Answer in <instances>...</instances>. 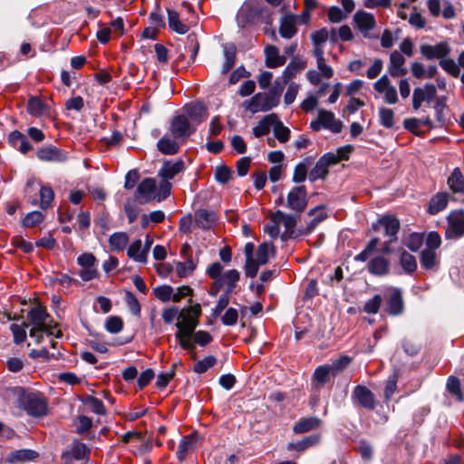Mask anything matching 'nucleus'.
<instances>
[{"mask_svg":"<svg viewBox=\"0 0 464 464\" xmlns=\"http://www.w3.org/2000/svg\"><path fill=\"white\" fill-rule=\"evenodd\" d=\"M273 132L276 139L281 143L286 142L290 138V130L283 124L277 114L273 124Z\"/></svg>","mask_w":464,"mask_h":464,"instance_id":"obj_44","label":"nucleus"},{"mask_svg":"<svg viewBox=\"0 0 464 464\" xmlns=\"http://www.w3.org/2000/svg\"><path fill=\"white\" fill-rule=\"evenodd\" d=\"M276 113H270L263 117L253 128V134L255 137L259 138L267 135L270 132L271 127L275 123Z\"/></svg>","mask_w":464,"mask_h":464,"instance_id":"obj_29","label":"nucleus"},{"mask_svg":"<svg viewBox=\"0 0 464 464\" xmlns=\"http://www.w3.org/2000/svg\"><path fill=\"white\" fill-rule=\"evenodd\" d=\"M77 264L82 267L78 275L83 281H90L99 277L97 259L92 253H84L77 257Z\"/></svg>","mask_w":464,"mask_h":464,"instance_id":"obj_5","label":"nucleus"},{"mask_svg":"<svg viewBox=\"0 0 464 464\" xmlns=\"http://www.w3.org/2000/svg\"><path fill=\"white\" fill-rule=\"evenodd\" d=\"M129 243V237L125 232H115L109 238V244L113 251L125 249Z\"/></svg>","mask_w":464,"mask_h":464,"instance_id":"obj_41","label":"nucleus"},{"mask_svg":"<svg viewBox=\"0 0 464 464\" xmlns=\"http://www.w3.org/2000/svg\"><path fill=\"white\" fill-rule=\"evenodd\" d=\"M382 301V296L380 295H375L372 298L365 302L363 305V312L372 314H377L380 309Z\"/></svg>","mask_w":464,"mask_h":464,"instance_id":"obj_61","label":"nucleus"},{"mask_svg":"<svg viewBox=\"0 0 464 464\" xmlns=\"http://www.w3.org/2000/svg\"><path fill=\"white\" fill-rule=\"evenodd\" d=\"M352 358L347 355H343L339 357L338 359L333 361L328 365V368L330 372H332L333 376H336L342 372H343L351 363Z\"/></svg>","mask_w":464,"mask_h":464,"instance_id":"obj_47","label":"nucleus"},{"mask_svg":"<svg viewBox=\"0 0 464 464\" xmlns=\"http://www.w3.org/2000/svg\"><path fill=\"white\" fill-rule=\"evenodd\" d=\"M367 269L372 275L385 276L390 271V261L382 256H377L369 261Z\"/></svg>","mask_w":464,"mask_h":464,"instance_id":"obj_24","label":"nucleus"},{"mask_svg":"<svg viewBox=\"0 0 464 464\" xmlns=\"http://www.w3.org/2000/svg\"><path fill=\"white\" fill-rule=\"evenodd\" d=\"M278 103L270 96L267 92H257L250 99L243 102L246 111L255 114L256 112H266L276 108Z\"/></svg>","mask_w":464,"mask_h":464,"instance_id":"obj_2","label":"nucleus"},{"mask_svg":"<svg viewBox=\"0 0 464 464\" xmlns=\"http://www.w3.org/2000/svg\"><path fill=\"white\" fill-rule=\"evenodd\" d=\"M405 58L399 51H393L390 54L388 73L393 77L404 76L408 70L405 67Z\"/></svg>","mask_w":464,"mask_h":464,"instance_id":"obj_15","label":"nucleus"},{"mask_svg":"<svg viewBox=\"0 0 464 464\" xmlns=\"http://www.w3.org/2000/svg\"><path fill=\"white\" fill-rule=\"evenodd\" d=\"M194 444L195 438L193 435H188L182 438L179 443L178 450L176 452L177 458L179 461L186 459L188 452L193 449Z\"/></svg>","mask_w":464,"mask_h":464,"instance_id":"obj_42","label":"nucleus"},{"mask_svg":"<svg viewBox=\"0 0 464 464\" xmlns=\"http://www.w3.org/2000/svg\"><path fill=\"white\" fill-rule=\"evenodd\" d=\"M448 227L446 237L448 239H458L464 236V210H453L448 216Z\"/></svg>","mask_w":464,"mask_h":464,"instance_id":"obj_8","label":"nucleus"},{"mask_svg":"<svg viewBox=\"0 0 464 464\" xmlns=\"http://www.w3.org/2000/svg\"><path fill=\"white\" fill-rule=\"evenodd\" d=\"M217 221V215L214 211L207 209H198L195 212V223L203 229L208 230L212 228Z\"/></svg>","mask_w":464,"mask_h":464,"instance_id":"obj_23","label":"nucleus"},{"mask_svg":"<svg viewBox=\"0 0 464 464\" xmlns=\"http://www.w3.org/2000/svg\"><path fill=\"white\" fill-rule=\"evenodd\" d=\"M37 157L43 161L63 162L67 160V152L54 146L43 148L37 151Z\"/></svg>","mask_w":464,"mask_h":464,"instance_id":"obj_17","label":"nucleus"},{"mask_svg":"<svg viewBox=\"0 0 464 464\" xmlns=\"http://www.w3.org/2000/svg\"><path fill=\"white\" fill-rule=\"evenodd\" d=\"M271 220L273 223L282 222L285 230L281 236L282 240H285L287 238H293L296 237L295 232V227L296 224V218L294 215L285 214L281 210H277L271 216Z\"/></svg>","mask_w":464,"mask_h":464,"instance_id":"obj_12","label":"nucleus"},{"mask_svg":"<svg viewBox=\"0 0 464 464\" xmlns=\"http://www.w3.org/2000/svg\"><path fill=\"white\" fill-rule=\"evenodd\" d=\"M353 22L364 37H371L370 32L374 28L376 24L373 14L362 10L357 11L353 15Z\"/></svg>","mask_w":464,"mask_h":464,"instance_id":"obj_13","label":"nucleus"},{"mask_svg":"<svg viewBox=\"0 0 464 464\" xmlns=\"http://www.w3.org/2000/svg\"><path fill=\"white\" fill-rule=\"evenodd\" d=\"M266 65L268 68H276L285 63V57L279 54L278 49L274 45H268L265 49Z\"/></svg>","mask_w":464,"mask_h":464,"instance_id":"obj_27","label":"nucleus"},{"mask_svg":"<svg viewBox=\"0 0 464 464\" xmlns=\"http://www.w3.org/2000/svg\"><path fill=\"white\" fill-rule=\"evenodd\" d=\"M320 441V435L313 434L304 437L296 442H291L287 445L289 450L304 451L309 447L316 445Z\"/></svg>","mask_w":464,"mask_h":464,"instance_id":"obj_38","label":"nucleus"},{"mask_svg":"<svg viewBox=\"0 0 464 464\" xmlns=\"http://www.w3.org/2000/svg\"><path fill=\"white\" fill-rule=\"evenodd\" d=\"M306 66L305 62L300 59H295L288 63V65L285 68L282 72L281 78L285 82H288L291 79L295 77V75L303 71Z\"/></svg>","mask_w":464,"mask_h":464,"instance_id":"obj_33","label":"nucleus"},{"mask_svg":"<svg viewBox=\"0 0 464 464\" xmlns=\"http://www.w3.org/2000/svg\"><path fill=\"white\" fill-rule=\"evenodd\" d=\"M82 402L83 405L88 407L91 411L97 415L106 414V409L103 402L94 396L86 395L82 399Z\"/></svg>","mask_w":464,"mask_h":464,"instance_id":"obj_40","label":"nucleus"},{"mask_svg":"<svg viewBox=\"0 0 464 464\" xmlns=\"http://www.w3.org/2000/svg\"><path fill=\"white\" fill-rule=\"evenodd\" d=\"M400 265L406 274L411 275L417 269V261L414 256L402 251L400 256Z\"/></svg>","mask_w":464,"mask_h":464,"instance_id":"obj_43","label":"nucleus"},{"mask_svg":"<svg viewBox=\"0 0 464 464\" xmlns=\"http://www.w3.org/2000/svg\"><path fill=\"white\" fill-rule=\"evenodd\" d=\"M197 127L191 123L187 116L179 114L175 116L170 122L169 131L174 139L185 140L192 135Z\"/></svg>","mask_w":464,"mask_h":464,"instance_id":"obj_4","label":"nucleus"},{"mask_svg":"<svg viewBox=\"0 0 464 464\" xmlns=\"http://www.w3.org/2000/svg\"><path fill=\"white\" fill-rule=\"evenodd\" d=\"M17 407L33 417H43L47 412V403L38 393L17 387L14 390Z\"/></svg>","mask_w":464,"mask_h":464,"instance_id":"obj_1","label":"nucleus"},{"mask_svg":"<svg viewBox=\"0 0 464 464\" xmlns=\"http://www.w3.org/2000/svg\"><path fill=\"white\" fill-rule=\"evenodd\" d=\"M198 324V314L192 315L189 313H184L182 310L180 319L176 323L177 332L184 333L187 335H193Z\"/></svg>","mask_w":464,"mask_h":464,"instance_id":"obj_19","label":"nucleus"},{"mask_svg":"<svg viewBox=\"0 0 464 464\" xmlns=\"http://www.w3.org/2000/svg\"><path fill=\"white\" fill-rule=\"evenodd\" d=\"M306 176L307 163L304 161L299 162L294 169L293 181L295 183H302L305 180Z\"/></svg>","mask_w":464,"mask_h":464,"instance_id":"obj_63","label":"nucleus"},{"mask_svg":"<svg viewBox=\"0 0 464 464\" xmlns=\"http://www.w3.org/2000/svg\"><path fill=\"white\" fill-rule=\"evenodd\" d=\"M39 456V454L33 450L29 449H23L18 450L15 451H13L11 453V461L13 462H24V461H29L36 459Z\"/></svg>","mask_w":464,"mask_h":464,"instance_id":"obj_48","label":"nucleus"},{"mask_svg":"<svg viewBox=\"0 0 464 464\" xmlns=\"http://www.w3.org/2000/svg\"><path fill=\"white\" fill-rule=\"evenodd\" d=\"M183 111L188 121L198 127L208 117V109L201 102H192L183 106Z\"/></svg>","mask_w":464,"mask_h":464,"instance_id":"obj_10","label":"nucleus"},{"mask_svg":"<svg viewBox=\"0 0 464 464\" xmlns=\"http://www.w3.org/2000/svg\"><path fill=\"white\" fill-rule=\"evenodd\" d=\"M436 94V87L431 83H426L423 87L413 90L412 108L418 111L425 101L430 102Z\"/></svg>","mask_w":464,"mask_h":464,"instance_id":"obj_14","label":"nucleus"},{"mask_svg":"<svg viewBox=\"0 0 464 464\" xmlns=\"http://www.w3.org/2000/svg\"><path fill=\"white\" fill-rule=\"evenodd\" d=\"M296 16L294 14H285L281 18L279 34L283 38L290 39L296 34L295 28Z\"/></svg>","mask_w":464,"mask_h":464,"instance_id":"obj_26","label":"nucleus"},{"mask_svg":"<svg viewBox=\"0 0 464 464\" xmlns=\"http://www.w3.org/2000/svg\"><path fill=\"white\" fill-rule=\"evenodd\" d=\"M49 314L46 310L41 306L32 308L27 314V318L34 327L30 330V337L35 340L36 343H40L39 330L46 329L47 319Z\"/></svg>","mask_w":464,"mask_h":464,"instance_id":"obj_3","label":"nucleus"},{"mask_svg":"<svg viewBox=\"0 0 464 464\" xmlns=\"http://www.w3.org/2000/svg\"><path fill=\"white\" fill-rule=\"evenodd\" d=\"M123 322L119 316H110L105 323V329L111 334H118L122 330Z\"/></svg>","mask_w":464,"mask_h":464,"instance_id":"obj_60","label":"nucleus"},{"mask_svg":"<svg viewBox=\"0 0 464 464\" xmlns=\"http://www.w3.org/2000/svg\"><path fill=\"white\" fill-rule=\"evenodd\" d=\"M286 83L287 82H285L282 78L276 79L274 85L267 92L278 104L280 103L281 95Z\"/></svg>","mask_w":464,"mask_h":464,"instance_id":"obj_62","label":"nucleus"},{"mask_svg":"<svg viewBox=\"0 0 464 464\" xmlns=\"http://www.w3.org/2000/svg\"><path fill=\"white\" fill-rule=\"evenodd\" d=\"M420 263L421 267L426 270L435 269L439 266V258L436 251L423 249L420 255Z\"/></svg>","mask_w":464,"mask_h":464,"instance_id":"obj_35","label":"nucleus"},{"mask_svg":"<svg viewBox=\"0 0 464 464\" xmlns=\"http://www.w3.org/2000/svg\"><path fill=\"white\" fill-rule=\"evenodd\" d=\"M447 183L453 193L464 194V177L459 168L453 169Z\"/></svg>","mask_w":464,"mask_h":464,"instance_id":"obj_34","label":"nucleus"},{"mask_svg":"<svg viewBox=\"0 0 464 464\" xmlns=\"http://www.w3.org/2000/svg\"><path fill=\"white\" fill-rule=\"evenodd\" d=\"M440 65L445 72L453 77H459L460 74V68L459 67V64L451 58L443 57L440 61Z\"/></svg>","mask_w":464,"mask_h":464,"instance_id":"obj_52","label":"nucleus"},{"mask_svg":"<svg viewBox=\"0 0 464 464\" xmlns=\"http://www.w3.org/2000/svg\"><path fill=\"white\" fill-rule=\"evenodd\" d=\"M156 189V181L154 179H144L137 187L136 197L140 202H148L153 198Z\"/></svg>","mask_w":464,"mask_h":464,"instance_id":"obj_21","label":"nucleus"},{"mask_svg":"<svg viewBox=\"0 0 464 464\" xmlns=\"http://www.w3.org/2000/svg\"><path fill=\"white\" fill-rule=\"evenodd\" d=\"M307 206L306 188L304 186L293 188L287 195V207L300 214Z\"/></svg>","mask_w":464,"mask_h":464,"instance_id":"obj_11","label":"nucleus"},{"mask_svg":"<svg viewBox=\"0 0 464 464\" xmlns=\"http://www.w3.org/2000/svg\"><path fill=\"white\" fill-rule=\"evenodd\" d=\"M224 57L225 61L222 65L221 72L223 74L227 73L235 65V60H236V48L233 44L231 45H226L224 47Z\"/></svg>","mask_w":464,"mask_h":464,"instance_id":"obj_45","label":"nucleus"},{"mask_svg":"<svg viewBox=\"0 0 464 464\" xmlns=\"http://www.w3.org/2000/svg\"><path fill=\"white\" fill-rule=\"evenodd\" d=\"M449 202V194L447 192H439L434 195L429 203L428 211L431 215H436L446 208Z\"/></svg>","mask_w":464,"mask_h":464,"instance_id":"obj_30","label":"nucleus"},{"mask_svg":"<svg viewBox=\"0 0 464 464\" xmlns=\"http://www.w3.org/2000/svg\"><path fill=\"white\" fill-rule=\"evenodd\" d=\"M240 274L236 269H231L227 272H225L220 279H218L220 282H222L223 286L226 285V293L231 294L234 289L237 286V283L239 280Z\"/></svg>","mask_w":464,"mask_h":464,"instance_id":"obj_39","label":"nucleus"},{"mask_svg":"<svg viewBox=\"0 0 464 464\" xmlns=\"http://www.w3.org/2000/svg\"><path fill=\"white\" fill-rule=\"evenodd\" d=\"M379 122L382 126L392 129L394 127V112L390 108L382 107L379 110Z\"/></svg>","mask_w":464,"mask_h":464,"instance_id":"obj_49","label":"nucleus"},{"mask_svg":"<svg viewBox=\"0 0 464 464\" xmlns=\"http://www.w3.org/2000/svg\"><path fill=\"white\" fill-rule=\"evenodd\" d=\"M127 255L130 258L136 262L146 264L148 255L143 249L141 239L134 240L127 250Z\"/></svg>","mask_w":464,"mask_h":464,"instance_id":"obj_31","label":"nucleus"},{"mask_svg":"<svg viewBox=\"0 0 464 464\" xmlns=\"http://www.w3.org/2000/svg\"><path fill=\"white\" fill-rule=\"evenodd\" d=\"M378 224L384 227L385 236L390 237V242L397 240V234L401 227L399 219L386 215L378 219Z\"/></svg>","mask_w":464,"mask_h":464,"instance_id":"obj_22","label":"nucleus"},{"mask_svg":"<svg viewBox=\"0 0 464 464\" xmlns=\"http://www.w3.org/2000/svg\"><path fill=\"white\" fill-rule=\"evenodd\" d=\"M354 405H359L368 411H373L376 408V399L374 394L364 385H356L351 395Z\"/></svg>","mask_w":464,"mask_h":464,"instance_id":"obj_7","label":"nucleus"},{"mask_svg":"<svg viewBox=\"0 0 464 464\" xmlns=\"http://www.w3.org/2000/svg\"><path fill=\"white\" fill-rule=\"evenodd\" d=\"M423 244V235L411 233L406 239V246L412 252L418 251Z\"/></svg>","mask_w":464,"mask_h":464,"instance_id":"obj_59","label":"nucleus"},{"mask_svg":"<svg viewBox=\"0 0 464 464\" xmlns=\"http://www.w3.org/2000/svg\"><path fill=\"white\" fill-rule=\"evenodd\" d=\"M217 362V359L213 355H209L205 357L204 359L198 361L194 365V371L197 373H204L206 372L209 368L213 367Z\"/></svg>","mask_w":464,"mask_h":464,"instance_id":"obj_57","label":"nucleus"},{"mask_svg":"<svg viewBox=\"0 0 464 464\" xmlns=\"http://www.w3.org/2000/svg\"><path fill=\"white\" fill-rule=\"evenodd\" d=\"M337 163V159L334 152H328L323 155L316 162L315 166L310 170L308 179L311 182L317 179H325L328 175V169Z\"/></svg>","mask_w":464,"mask_h":464,"instance_id":"obj_6","label":"nucleus"},{"mask_svg":"<svg viewBox=\"0 0 464 464\" xmlns=\"http://www.w3.org/2000/svg\"><path fill=\"white\" fill-rule=\"evenodd\" d=\"M28 327L27 324H23L22 325L13 324L10 325V330L14 335V341L16 344L22 343L26 339V331L25 329Z\"/></svg>","mask_w":464,"mask_h":464,"instance_id":"obj_54","label":"nucleus"},{"mask_svg":"<svg viewBox=\"0 0 464 464\" xmlns=\"http://www.w3.org/2000/svg\"><path fill=\"white\" fill-rule=\"evenodd\" d=\"M183 169L184 163L182 160H178L175 162L167 161L159 170V176L161 178V179L169 181V179H172L177 174L180 173Z\"/></svg>","mask_w":464,"mask_h":464,"instance_id":"obj_25","label":"nucleus"},{"mask_svg":"<svg viewBox=\"0 0 464 464\" xmlns=\"http://www.w3.org/2000/svg\"><path fill=\"white\" fill-rule=\"evenodd\" d=\"M167 14L169 26L172 31L179 34H185L188 33L189 27L180 21L178 12L167 8Z\"/></svg>","mask_w":464,"mask_h":464,"instance_id":"obj_32","label":"nucleus"},{"mask_svg":"<svg viewBox=\"0 0 464 464\" xmlns=\"http://www.w3.org/2000/svg\"><path fill=\"white\" fill-rule=\"evenodd\" d=\"M232 170L225 165L216 168L215 179L221 184H226L231 179Z\"/></svg>","mask_w":464,"mask_h":464,"instance_id":"obj_64","label":"nucleus"},{"mask_svg":"<svg viewBox=\"0 0 464 464\" xmlns=\"http://www.w3.org/2000/svg\"><path fill=\"white\" fill-rule=\"evenodd\" d=\"M404 310V302L402 293L399 288H392L387 301V311L389 314L396 316L402 314Z\"/></svg>","mask_w":464,"mask_h":464,"instance_id":"obj_18","label":"nucleus"},{"mask_svg":"<svg viewBox=\"0 0 464 464\" xmlns=\"http://www.w3.org/2000/svg\"><path fill=\"white\" fill-rule=\"evenodd\" d=\"M196 265L189 259L185 262H179L176 266L177 275L179 277H187L195 270Z\"/></svg>","mask_w":464,"mask_h":464,"instance_id":"obj_58","label":"nucleus"},{"mask_svg":"<svg viewBox=\"0 0 464 464\" xmlns=\"http://www.w3.org/2000/svg\"><path fill=\"white\" fill-rule=\"evenodd\" d=\"M447 391L454 395L459 401H463V395L460 389V382L455 376H450L447 381Z\"/></svg>","mask_w":464,"mask_h":464,"instance_id":"obj_51","label":"nucleus"},{"mask_svg":"<svg viewBox=\"0 0 464 464\" xmlns=\"http://www.w3.org/2000/svg\"><path fill=\"white\" fill-rule=\"evenodd\" d=\"M331 375L332 372H330L328 365L324 364L318 366L313 375L316 387H321L330 381Z\"/></svg>","mask_w":464,"mask_h":464,"instance_id":"obj_46","label":"nucleus"},{"mask_svg":"<svg viewBox=\"0 0 464 464\" xmlns=\"http://www.w3.org/2000/svg\"><path fill=\"white\" fill-rule=\"evenodd\" d=\"M173 287L168 285H162L153 289L154 295L161 302H168L171 299Z\"/></svg>","mask_w":464,"mask_h":464,"instance_id":"obj_56","label":"nucleus"},{"mask_svg":"<svg viewBox=\"0 0 464 464\" xmlns=\"http://www.w3.org/2000/svg\"><path fill=\"white\" fill-rule=\"evenodd\" d=\"M90 450L84 443L74 442L71 450V455L77 460H82L88 458Z\"/></svg>","mask_w":464,"mask_h":464,"instance_id":"obj_55","label":"nucleus"},{"mask_svg":"<svg viewBox=\"0 0 464 464\" xmlns=\"http://www.w3.org/2000/svg\"><path fill=\"white\" fill-rule=\"evenodd\" d=\"M157 148L164 155H174L179 152V145L174 139L164 136L158 140Z\"/></svg>","mask_w":464,"mask_h":464,"instance_id":"obj_37","label":"nucleus"},{"mask_svg":"<svg viewBox=\"0 0 464 464\" xmlns=\"http://www.w3.org/2000/svg\"><path fill=\"white\" fill-rule=\"evenodd\" d=\"M321 425V420L315 416H310L301 419L293 427V431L296 434H302L312 430L317 429Z\"/></svg>","mask_w":464,"mask_h":464,"instance_id":"obj_28","label":"nucleus"},{"mask_svg":"<svg viewBox=\"0 0 464 464\" xmlns=\"http://www.w3.org/2000/svg\"><path fill=\"white\" fill-rule=\"evenodd\" d=\"M54 198V193L50 187H42L40 189V207L42 209H47Z\"/></svg>","mask_w":464,"mask_h":464,"instance_id":"obj_53","label":"nucleus"},{"mask_svg":"<svg viewBox=\"0 0 464 464\" xmlns=\"http://www.w3.org/2000/svg\"><path fill=\"white\" fill-rule=\"evenodd\" d=\"M420 51L422 56L428 60L440 59V61L446 57L450 49L447 43H440L435 45L422 44L420 47Z\"/></svg>","mask_w":464,"mask_h":464,"instance_id":"obj_16","label":"nucleus"},{"mask_svg":"<svg viewBox=\"0 0 464 464\" xmlns=\"http://www.w3.org/2000/svg\"><path fill=\"white\" fill-rule=\"evenodd\" d=\"M27 111L34 117L48 113V106L38 97H31L27 102Z\"/></svg>","mask_w":464,"mask_h":464,"instance_id":"obj_36","label":"nucleus"},{"mask_svg":"<svg viewBox=\"0 0 464 464\" xmlns=\"http://www.w3.org/2000/svg\"><path fill=\"white\" fill-rule=\"evenodd\" d=\"M373 90L379 94H382L383 102L387 104H395L398 102V93L396 87L391 83L387 74H383L373 83Z\"/></svg>","mask_w":464,"mask_h":464,"instance_id":"obj_9","label":"nucleus"},{"mask_svg":"<svg viewBox=\"0 0 464 464\" xmlns=\"http://www.w3.org/2000/svg\"><path fill=\"white\" fill-rule=\"evenodd\" d=\"M319 120L323 123V128L331 130L334 133L341 132L343 123L335 118V115L326 110H319Z\"/></svg>","mask_w":464,"mask_h":464,"instance_id":"obj_20","label":"nucleus"},{"mask_svg":"<svg viewBox=\"0 0 464 464\" xmlns=\"http://www.w3.org/2000/svg\"><path fill=\"white\" fill-rule=\"evenodd\" d=\"M125 302L128 305L130 312L134 316L140 317V312H141V306H140L139 300L137 299V297L135 296V295L132 292L126 291Z\"/></svg>","mask_w":464,"mask_h":464,"instance_id":"obj_50","label":"nucleus"}]
</instances>
